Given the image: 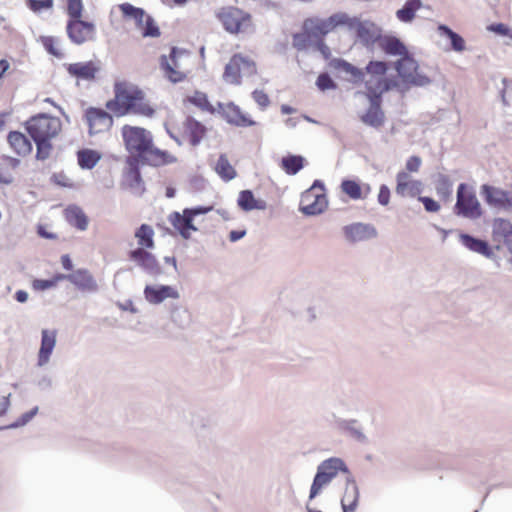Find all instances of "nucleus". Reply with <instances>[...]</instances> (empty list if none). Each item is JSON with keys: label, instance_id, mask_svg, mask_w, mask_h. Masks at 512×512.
<instances>
[{"label": "nucleus", "instance_id": "f257e3e1", "mask_svg": "<svg viewBox=\"0 0 512 512\" xmlns=\"http://www.w3.org/2000/svg\"><path fill=\"white\" fill-rule=\"evenodd\" d=\"M121 134L129 156L137 162L147 163L148 166L160 167L175 163L177 158L168 151L154 145L150 131L139 126L124 125Z\"/></svg>", "mask_w": 512, "mask_h": 512}, {"label": "nucleus", "instance_id": "f03ea898", "mask_svg": "<svg viewBox=\"0 0 512 512\" xmlns=\"http://www.w3.org/2000/svg\"><path fill=\"white\" fill-rule=\"evenodd\" d=\"M453 213L457 217L473 221L483 216L484 211L473 186L465 182H461L458 185Z\"/></svg>", "mask_w": 512, "mask_h": 512}, {"label": "nucleus", "instance_id": "7ed1b4c3", "mask_svg": "<svg viewBox=\"0 0 512 512\" xmlns=\"http://www.w3.org/2000/svg\"><path fill=\"white\" fill-rule=\"evenodd\" d=\"M23 125L31 139H53L61 131L60 119L48 113L33 115Z\"/></svg>", "mask_w": 512, "mask_h": 512}, {"label": "nucleus", "instance_id": "20e7f679", "mask_svg": "<svg viewBox=\"0 0 512 512\" xmlns=\"http://www.w3.org/2000/svg\"><path fill=\"white\" fill-rule=\"evenodd\" d=\"M393 66L406 91L411 87H425L432 83L430 77L418 71L419 63L413 55L397 59Z\"/></svg>", "mask_w": 512, "mask_h": 512}, {"label": "nucleus", "instance_id": "39448f33", "mask_svg": "<svg viewBox=\"0 0 512 512\" xmlns=\"http://www.w3.org/2000/svg\"><path fill=\"white\" fill-rule=\"evenodd\" d=\"M349 16L346 13H334L328 18L311 17L304 20L302 30L310 32L313 38H325L339 26L347 25Z\"/></svg>", "mask_w": 512, "mask_h": 512}, {"label": "nucleus", "instance_id": "423d86ee", "mask_svg": "<svg viewBox=\"0 0 512 512\" xmlns=\"http://www.w3.org/2000/svg\"><path fill=\"white\" fill-rule=\"evenodd\" d=\"M484 203L495 212L512 213V191L484 183L480 186Z\"/></svg>", "mask_w": 512, "mask_h": 512}, {"label": "nucleus", "instance_id": "0eeeda50", "mask_svg": "<svg viewBox=\"0 0 512 512\" xmlns=\"http://www.w3.org/2000/svg\"><path fill=\"white\" fill-rule=\"evenodd\" d=\"M347 27L355 30L358 41L368 50H373L374 45L380 40L382 28L368 20H360L357 17H349Z\"/></svg>", "mask_w": 512, "mask_h": 512}, {"label": "nucleus", "instance_id": "6e6552de", "mask_svg": "<svg viewBox=\"0 0 512 512\" xmlns=\"http://www.w3.org/2000/svg\"><path fill=\"white\" fill-rule=\"evenodd\" d=\"M125 163L127 167L123 171L121 187L129 190L136 196H142L146 191V187L141 175V167L147 165V163L137 162L133 158H126Z\"/></svg>", "mask_w": 512, "mask_h": 512}, {"label": "nucleus", "instance_id": "1a4fd4ad", "mask_svg": "<svg viewBox=\"0 0 512 512\" xmlns=\"http://www.w3.org/2000/svg\"><path fill=\"white\" fill-rule=\"evenodd\" d=\"M66 33L69 40L76 45H82L93 40L96 33L95 23L82 18L67 20Z\"/></svg>", "mask_w": 512, "mask_h": 512}, {"label": "nucleus", "instance_id": "9d476101", "mask_svg": "<svg viewBox=\"0 0 512 512\" xmlns=\"http://www.w3.org/2000/svg\"><path fill=\"white\" fill-rule=\"evenodd\" d=\"M187 53L186 49L172 46L170 48L169 56L162 54L159 57V66L163 70L168 80L174 84L182 82L186 78V74L178 71V59Z\"/></svg>", "mask_w": 512, "mask_h": 512}, {"label": "nucleus", "instance_id": "9b49d317", "mask_svg": "<svg viewBox=\"0 0 512 512\" xmlns=\"http://www.w3.org/2000/svg\"><path fill=\"white\" fill-rule=\"evenodd\" d=\"M114 94V98L106 102V109L111 111L116 117L129 114L128 105L131 102L132 87L128 88L123 82H115Z\"/></svg>", "mask_w": 512, "mask_h": 512}, {"label": "nucleus", "instance_id": "f8f14e48", "mask_svg": "<svg viewBox=\"0 0 512 512\" xmlns=\"http://www.w3.org/2000/svg\"><path fill=\"white\" fill-rule=\"evenodd\" d=\"M128 259L139 266L146 274L158 277L163 274L156 256L149 252L148 249L135 248L128 252Z\"/></svg>", "mask_w": 512, "mask_h": 512}, {"label": "nucleus", "instance_id": "ddd939ff", "mask_svg": "<svg viewBox=\"0 0 512 512\" xmlns=\"http://www.w3.org/2000/svg\"><path fill=\"white\" fill-rule=\"evenodd\" d=\"M328 207L326 193L316 194L307 189L301 195L299 211L305 216H317L325 212Z\"/></svg>", "mask_w": 512, "mask_h": 512}, {"label": "nucleus", "instance_id": "4468645a", "mask_svg": "<svg viewBox=\"0 0 512 512\" xmlns=\"http://www.w3.org/2000/svg\"><path fill=\"white\" fill-rule=\"evenodd\" d=\"M84 118L89 127L90 135L102 130H109L114 124L113 116L100 107H88L85 110Z\"/></svg>", "mask_w": 512, "mask_h": 512}, {"label": "nucleus", "instance_id": "2eb2a0df", "mask_svg": "<svg viewBox=\"0 0 512 512\" xmlns=\"http://www.w3.org/2000/svg\"><path fill=\"white\" fill-rule=\"evenodd\" d=\"M195 218L191 209L187 207L182 210V213L178 211L172 212L168 220L184 240H189L191 232L198 231V227L194 224Z\"/></svg>", "mask_w": 512, "mask_h": 512}, {"label": "nucleus", "instance_id": "dca6fc26", "mask_svg": "<svg viewBox=\"0 0 512 512\" xmlns=\"http://www.w3.org/2000/svg\"><path fill=\"white\" fill-rule=\"evenodd\" d=\"M342 232L344 238L349 243H357L376 238L378 235L377 229L373 224L354 222L343 226Z\"/></svg>", "mask_w": 512, "mask_h": 512}, {"label": "nucleus", "instance_id": "f3484780", "mask_svg": "<svg viewBox=\"0 0 512 512\" xmlns=\"http://www.w3.org/2000/svg\"><path fill=\"white\" fill-rule=\"evenodd\" d=\"M217 17L224 29L231 34L239 33L242 23L251 18L249 13L234 7L223 8L217 14Z\"/></svg>", "mask_w": 512, "mask_h": 512}, {"label": "nucleus", "instance_id": "a211bd4d", "mask_svg": "<svg viewBox=\"0 0 512 512\" xmlns=\"http://www.w3.org/2000/svg\"><path fill=\"white\" fill-rule=\"evenodd\" d=\"M67 73L78 80L94 81L101 67L99 62L92 60L85 62L65 63Z\"/></svg>", "mask_w": 512, "mask_h": 512}, {"label": "nucleus", "instance_id": "6ab92c4d", "mask_svg": "<svg viewBox=\"0 0 512 512\" xmlns=\"http://www.w3.org/2000/svg\"><path fill=\"white\" fill-rule=\"evenodd\" d=\"M423 183L420 180H413L406 171H399L396 175L395 192L401 197H419L423 192Z\"/></svg>", "mask_w": 512, "mask_h": 512}, {"label": "nucleus", "instance_id": "aec40b11", "mask_svg": "<svg viewBox=\"0 0 512 512\" xmlns=\"http://www.w3.org/2000/svg\"><path fill=\"white\" fill-rule=\"evenodd\" d=\"M144 297L147 302L153 305H158L168 298L178 299L179 292L173 286L164 284H147L143 291Z\"/></svg>", "mask_w": 512, "mask_h": 512}, {"label": "nucleus", "instance_id": "412c9836", "mask_svg": "<svg viewBox=\"0 0 512 512\" xmlns=\"http://www.w3.org/2000/svg\"><path fill=\"white\" fill-rule=\"evenodd\" d=\"M183 131L189 144L197 147L206 137L207 127L193 116L188 115L183 122Z\"/></svg>", "mask_w": 512, "mask_h": 512}, {"label": "nucleus", "instance_id": "4be33fe9", "mask_svg": "<svg viewBox=\"0 0 512 512\" xmlns=\"http://www.w3.org/2000/svg\"><path fill=\"white\" fill-rule=\"evenodd\" d=\"M71 284L82 293H96L99 290L98 283L91 272L86 268H78L71 272Z\"/></svg>", "mask_w": 512, "mask_h": 512}, {"label": "nucleus", "instance_id": "5701e85b", "mask_svg": "<svg viewBox=\"0 0 512 512\" xmlns=\"http://www.w3.org/2000/svg\"><path fill=\"white\" fill-rule=\"evenodd\" d=\"M221 116L228 124L236 127L244 128L256 125V121L248 114L243 113L241 108L232 101L226 104V109L221 112Z\"/></svg>", "mask_w": 512, "mask_h": 512}, {"label": "nucleus", "instance_id": "b1692460", "mask_svg": "<svg viewBox=\"0 0 512 512\" xmlns=\"http://www.w3.org/2000/svg\"><path fill=\"white\" fill-rule=\"evenodd\" d=\"M378 46L388 56L404 58L411 55L405 43L395 35L382 33Z\"/></svg>", "mask_w": 512, "mask_h": 512}, {"label": "nucleus", "instance_id": "393cba45", "mask_svg": "<svg viewBox=\"0 0 512 512\" xmlns=\"http://www.w3.org/2000/svg\"><path fill=\"white\" fill-rule=\"evenodd\" d=\"M359 488L353 475L346 476L345 492L341 499L343 512H355L359 504Z\"/></svg>", "mask_w": 512, "mask_h": 512}, {"label": "nucleus", "instance_id": "a878e982", "mask_svg": "<svg viewBox=\"0 0 512 512\" xmlns=\"http://www.w3.org/2000/svg\"><path fill=\"white\" fill-rule=\"evenodd\" d=\"M328 66L336 71L349 74L351 76V79H349V81L354 85H358L365 82V68L361 69L343 58L331 59L328 62Z\"/></svg>", "mask_w": 512, "mask_h": 512}, {"label": "nucleus", "instance_id": "bb28decb", "mask_svg": "<svg viewBox=\"0 0 512 512\" xmlns=\"http://www.w3.org/2000/svg\"><path fill=\"white\" fill-rule=\"evenodd\" d=\"M460 243L469 251L482 256H492V246L486 239L474 236L466 232H460Z\"/></svg>", "mask_w": 512, "mask_h": 512}, {"label": "nucleus", "instance_id": "cd10ccee", "mask_svg": "<svg viewBox=\"0 0 512 512\" xmlns=\"http://www.w3.org/2000/svg\"><path fill=\"white\" fill-rule=\"evenodd\" d=\"M56 346V331L43 329L41 332V344L38 351V366H44L50 360Z\"/></svg>", "mask_w": 512, "mask_h": 512}, {"label": "nucleus", "instance_id": "c85d7f7f", "mask_svg": "<svg viewBox=\"0 0 512 512\" xmlns=\"http://www.w3.org/2000/svg\"><path fill=\"white\" fill-rule=\"evenodd\" d=\"M7 141L13 151L20 157L29 155L33 150V140L21 131H10L7 135Z\"/></svg>", "mask_w": 512, "mask_h": 512}, {"label": "nucleus", "instance_id": "c756f323", "mask_svg": "<svg viewBox=\"0 0 512 512\" xmlns=\"http://www.w3.org/2000/svg\"><path fill=\"white\" fill-rule=\"evenodd\" d=\"M145 93L138 86H132V96L130 105H128L129 113L153 117L155 109L148 103L144 102Z\"/></svg>", "mask_w": 512, "mask_h": 512}, {"label": "nucleus", "instance_id": "7c9ffc66", "mask_svg": "<svg viewBox=\"0 0 512 512\" xmlns=\"http://www.w3.org/2000/svg\"><path fill=\"white\" fill-rule=\"evenodd\" d=\"M237 205L244 212L265 210L267 207L266 201L255 198L253 191L250 189H244L239 192Z\"/></svg>", "mask_w": 512, "mask_h": 512}, {"label": "nucleus", "instance_id": "2f4dec72", "mask_svg": "<svg viewBox=\"0 0 512 512\" xmlns=\"http://www.w3.org/2000/svg\"><path fill=\"white\" fill-rule=\"evenodd\" d=\"M336 427L342 431L347 433L350 437L355 439L360 443H367L368 439L366 435L362 432L361 427L358 425V420L356 419H342L337 418L335 420Z\"/></svg>", "mask_w": 512, "mask_h": 512}, {"label": "nucleus", "instance_id": "473e14b6", "mask_svg": "<svg viewBox=\"0 0 512 512\" xmlns=\"http://www.w3.org/2000/svg\"><path fill=\"white\" fill-rule=\"evenodd\" d=\"M65 218L71 226L80 231H85L89 224L87 215L76 204H71L65 209Z\"/></svg>", "mask_w": 512, "mask_h": 512}, {"label": "nucleus", "instance_id": "72a5a7b5", "mask_svg": "<svg viewBox=\"0 0 512 512\" xmlns=\"http://www.w3.org/2000/svg\"><path fill=\"white\" fill-rule=\"evenodd\" d=\"M437 32L441 37H445L450 42V49L455 52H463L466 49V42L464 38L455 32L450 26L446 24H439Z\"/></svg>", "mask_w": 512, "mask_h": 512}, {"label": "nucleus", "instance_id": "f704fd0d", "mask_svg": "<svg viewBox=\"0 0 512 512\" xmlns=\"http://www.w3.org/2000/svg\"><path fill=\"white\" fill-rule=\"evenodd\" d=\"M118 8L125 20H133L135 26L140 29L143 26L144 19L147 15L145 9L134 6L129 2H124L118 5Z\"/></svg>", "mask_w": 512, "mask_h": 512}, {"label": "nucleus", "instance_id": "c9c22d12", "mask_svg": "<svg viewBox=\"0 0 512 512\" xmlns=\"http://www.w3.org/2000/svg\"><path fill=\"white\" fill-rule=\"evenodd\" d=\"M319 466L324 468L326 474L333 480L338 473H344L346 476L352 475L349 467L342 458L330 457L320 462Z\"/></svg>", "mask_w": 512, "mask_h": 512}, {"label": "nucleus", "instance_id": "e433bc0d", "mask_svg": "<svg viewBox=\"0 0 512 512\" xmlns=\"http://www.w3.org/2000/svg\"><path fill=\"white\" fill-rule=\"evenodd\" d=\"M102 154L91 148H82L77 151V163L83 170H92L101 160Z\"/></svg>", "mask_w": 512, "mask_h": 512}, {"label": "nucleus", "instance_id": "4c0bfd02", "mask_svg": "<svg viewBox=\"0 0 512 512\" xmlns=\"http://www.w3.org/2000/svg\"><path fill=\"white\" fill-rule=\"evenodd\" d=\"M306 159L302 155L291 154L281 158L280 167L287 174L294 176L305 167Z\"/></svg>", "mask_w": 512, "mask_h": 512}, {"label": "nucleus", "instance_id": "58836bf2", "mask_svg": "<svg viewBox=\"0 0 512 512\" xmlns=\"http://www.w3.org/2000/svg\"><path fill=\"white\" fill-rule=\"evenodd\" d=\"M494 241L512 238V222L509 219L495 217L491 223Z\"/></svg>", "mask_w": 512, "mask_h": 512}, {"label": "nucleus", "instance_id": "ea45409f", "mask_svg": "<svg viewBox=\"0 0 512 512\" xmlns=\"http://www.w3.org/2000/svg\"><path fill=\"white\" fill-rule=\"evenodd\" d=\"M385 114L382 110V104H369L361 121L373 128H379L384 124Z\"/></svg>", "mask_w": 512, "mask_h": 512}, {"label": "nucleus", "instance_id": "a19ab883", "mask_svg": "<svg viewBox=\"0 0 512 512\" xmlns=\"http://www.w3.org/2000/svg\"><path fill=\"white\" fill-rule=\"evenodd\" d=\"M422 5L421 0H406L402 7L396 11V18L402 23H411Z\"/></svg>", "mask_w": 512, "mask_h": 512}, {"label": "nucleus", "instance_id": "79ce46f5", "mask_svg": "<svg viewBox=\"0 0 512 512\" xmlns=\"http://www.w3.org/2000/svg\"><path fill=\"white\" fill-rule=\"evenodd\" d=\"M332 482L331 478L326 474L324 468L317 466L312 484L309 491V500L316 498L324 487Z\"/></svg>", "mask_w": 512, "mask_h": 512}, {"label": "nucleus", "instance_id": "37998d69", "mask_svg": "<svg viewBox=\"0 0 512 512\" xmlns=\"http://www.w3.org/2000/svg\"><path fill=\"white\" fill-rule=\"evenodd\" d=\"M135 238L138 241L137 248L152 249L154 248V230L149 224H141L135 231Z\"/></svg>", "mask_w": 512, "mask_h": 512}, {"label": "nucleus", "instance_id": "c03bdc74", "mask_svg": "<svg viewBox=\"0 0 512 512\" xmlns=\"http://www.w3.org/2000/svg\"><path fill=\"white\" fill-rule=\"evenodd\" d=\"M237 60H242L241 54H234L224 67L223 78L233 84H240L241 69Z\"/></svg>", "mask_w": 512, "mask_h": 512}, {"label": "nucleus", "instance_id": "a18cd8bd", "mask_svg": "<svg viewBox=\"0 0 512 512\" xmlns=\"http://www.w3.org/2000/svg\"><path fill=\"white\" fill-rule=\"evenodd\" d=\"M215 171L225 182L231 181L237 176L235 168L230 164L225 154L219 156L215 165Z\"/></svg>", "mask_w": 512, "mask_h": 512}, {"label": "nucleus", "instance_id": "49530a36", "mask_svg": "<svg viewBox=\"0 0 512 512\" xmlns=\"http://www.w3.org/2000/svg\"><path fill=\"white\" fill-rule=\"evenodd\" d=\"M365 91H357L356 95H364L368 100L369 104H382L383 103V92L380 89L379 85L376 83H372L371 80H367L364 82Z\"/></svg>", "mask_w": 512, "mask_h": 512}, {"label": "nucleus", "instance_id": "de8ad7c7", "mask_svg": "<svg viewBox=\"0 0 512 512\" xmlns=\"http://www.w3.org/2000/svg\"><path fill=\"white\" fill-rule=\"evenodd\" d=\"M435 189L437 195L447 201L451 198L453 192V183L450 177L446 174L439 173L435 181Z\"/></svg>", "mask_w": 512, "mask_h": 512}, {"label": "nucleus", "instance_id": "09e8293b", "mask_svg": "<svg viewBox=\"0 0 512 512\" xmlns=\"http://www.w3.org/2000/svg\"><path fill=\"white\" fill-rule=\"evenodd\" d=\"M341 190L352 200L363 199V188L358 180L345 178L341 181Z\"/></svg>", "mask_w": 512, "mask_h": 512}, {"label": "nucleus", "instance_id": "8fccbe9b", "mask_svg": "<svg viewBox=\"0 0 512 512\" xmlns=\"http://www.w3.org/2000/svg\"><path fill=\"white\" fill-rule=\"evenodd\" d=\"M186 101L196 106L197 108L209 112L211 114H214L216 112V109L210 103L207 94L204 92L196 90L193 95L188 96L186 98Z\"/></svg>", "mask_w": 512, "mask_h": 512}, {"label": "nucleus", "instance_id": "3c124183", "mask_svg": "<svg viewBox=\"0 0 512 512\" xmlns=\"http://www.w3.org/2000/svg\"><path fill=\"white\" fill-rule=\"evenodd\" d=\"M391 65L390 61L372 59L366 64L365 73L379 78L387 74Z\"/></svg>", "mask_w": 512, "mask_h": 512}, {"label": "nucleus", "instance_id": "603ef678", "mask_svg": "<svg viewBox=\"0 0 512 512\" xmlns=\"http://www.w3.org/2000/svg\"><path fill=\"white\" fill-rule=\"evenodd\" d=\"M376 83L379 85L383 94L390 92L394 89H397L398 91H401V92L406 91L403 84H400L398 78L395 76L384 75L382 77L377 78Z\"/></svg>", "mask_w": 512, "mask_h": 512}, {"label": "nucleus", "instance_id": "864d4df0", "mask_svg": "<svg viewBox=\"0 0 512 512\" xmlns=\"http://www.w3.org/2000/svg\"><path fill=\"white\" fill-rule=\"evenodd\" d=\"M36 145L35 159L38 161H45L50 157L53 150L52 139H32Z\"/></svg>", "mask_w": 512, "mask_h": 512}, {"label": "nucleus", "instance_id": "5fc2aeb1", "mask_svg": "<svg viewBox=\"0 0 512 512\" xmlns=\"http://www.w3.org/2000/svg\"><path fill=\"white\" fill-rule=\"evenodd\" d=\"M310 32H295L292 34V46L297 51H305L309 46L313 45L314 40Z\"/></svg>", "mask_w": 512, "mask_h": 512}, {"label": "nucleus", "instance_id": "6e6d98bb", "mask_svg": "<svg viewBox=\"0 0 512 512\" xmlns=\"http://www.w3.org/2000/svg\"><path fill=\"white\" fill-rule=\"evenodd\" d=\"M140 30L141 35L144 38H157L161 35V31L158 24L156 23L153 16L148 13L144 19L143 26L140 28Z\"/></svg>", "mask_w": 512, "mask_h": 512}, {"label": "nucleus", "instance_id": "4d7b16f0", "mask_svg": "<svg viewBox=\"0 0 512 512\" xmlns=\"http://www.w3.org/2000/svg\"><path fill=\"white\" fill-rule=\"evenodd\" d=\"M38 411V406L33 407L29 411L21 414L14 422L8 425L0 426V431L8 429H17L19 427L25 426L37 415Z\"/></svg>", "mask_w": 512, "mask_h": 512}, {"label": "nucleus", "instance_id": "13d9d810", "mask_svg": "<svg viewBox=\"0 0 512 512\" xmlns=\"http://www.w3.org/2000/svg\"><path fill=\"white\" fill-rule=\"evenodd\" d=\"M315 85L319 91L325 92L328 90H336L338 88L337 82L331 77L327 71L319 73Z\"/></svg>", "mask_w": 512, "mask_h": 512}, {"label": "nucleus", "instance_id": "bf43d9fd", "mask_svg": "<svg viewBox=\"0 0 512 512\" xmlns=\"http://www.w3.org/2000/svg\"><path fill=\"white\" fill-rule=\"evenodd\" d=\"M41 43L44 47V49L47 51L48 54L56 57V58H63L64 54L61 52L60 49L56 47L57 39L53 36H41L40 37Z\"/></svg>", "mask_w": 512, "mask_h": 512}, {"label": "nucleus", "instance_id": "052dcab7", "mask_svg": "<svg viewBox=\"0 0 512 512\" xmlns=\"http://www.w3.org/2000/svg\"><path fill=\"white\" fill-rule=\"evenodd\" d=\"M486 29L498 36L512 40V28L503 22H493L487 25Z\"/></svg>", "mask_w": 512, "mask_h": 512}, {"label": "nucleus", "instance_id": "680f3d73", "mask_svg": "<svg viewBox=\"0 0 512 512\" xmlns=\"http://www.w3.org/2000/svg\"><path fill=\"white\" fill-rule=\"evenodd\" d=\"M67 8L66 13L68 15V20L82 18L84 5L82 0H66Z\"/></svg>", "mask_w": 512, "mask_h": 512}, {"label": "nucleus", "instance_id": "e2e57ef3", "mask_svg": "<svg viewBox=\"0 0 512 512\" xmlns=\"http://www.w3.org/2000/svg\"><path fill=\"white\" fill-rule=\"evenodd\" d=\"M171 320L180 328H185L190 322V315L187 310L174 309L171 313Z\"/></svg>", "mask_w": 512, "mask_h": 512}, {"label": "nucleus", "instance_id": "0e129e2a", "mask_svg": "<svg viewBox=\"0 0 512 512\" xmlns=\"http://www.w3.org/2000/svg\"><path fill=\"white\" fill-rule=\"evenodd\" d=\"M27 7L34 13L53 8L54 0H26Z\"/></svg>", "mask_w": 512, "mask_h": 512}, {"label": "nucleus", "instance_id": "69168bd1", "mask_svg": "<svg viewBox=\"0 0 512 512\" xmlns=\"http://www.w3.org/2000/svg\"><path fill=\"white\" fill-rule=\"evenodd\" d=\"M417 200L423 204L425 211L429 213H436L441 209V205L438 201L430 196H419Z\"/></svg>", "mask_w": 512, "mask_h": 512}, {"label": "nucleus", "instance_id": "338daca9", "mask_svg": "<svg viewBox=\"0 0 512 512\" xmlns=\"http://www.w3.org/2000/svg\"><path fill=\"white\" fill-rule=\"evenodd\" d=\"M312 47L318 52H320V54L325 60L330 61L331 59H333L331 50L323 38H314Z\"/></svg>", "mask_w": 512, "mask_h": 512}, {"label": "nucleus", "instance_id": "774afa93", "mask_svg": "<svg viewBox=\"0 0 512 512\" xmlns=\"http://www.w3.org/2000/svg\"><path fill=\"white\" fill-rule=\"evenodd\" d=\"M251 96L261 110H265L270 105V98L263 90L255 89Z\"/></svg>", "mask_w": 512, "mask_h": 512}]
</instances>
